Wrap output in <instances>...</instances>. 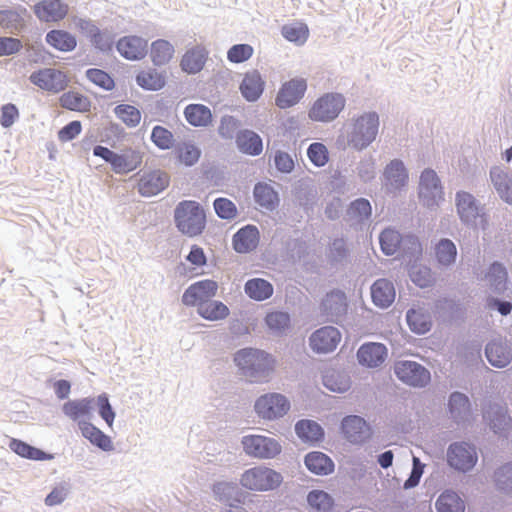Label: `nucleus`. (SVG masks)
Returning a JSON list of instances; mask_svg holds the SVG:
<instances>
[{
  "label": "nucleus",
  "mask_w": 512,
  "mask_h": 512,
  "mask_svg": "<svg viewBox=\"0 0 512 512\" xmlns=\"http://www.w3.org/2000/svg\"><path fill=\"white\" fill-rule=\"evenodd\" d=\"M34 12L41 21H59L68 13V5L61 0H43L34 6Z\"/></svg>",
  "instance_id": "obj_28"
},
{
  "label": "nucleus",
  "mask_w": 512,
  "mask_h": 512,
  "mask_svg": "<svg viewBox=\"0 0 512 512\" xmlns=\"http://www.w3.org/2000/svg\"><path fill=\"white\" fill-rule=\"evenodd\" d=\"M235 365L241 374L250 382L263 383L268 381L273 369V358L263 350L244 348L234 355Z\"/></svg>",
  "instance_id": "obj_2"
},
{
  "label": "nucleus",
  "mask_w": 512,
  "mask_h": 512,
  "mask_svg": "<svg viewBox=\"0 0 512 512\" xmlns=\"http://www.w3.org/2000/svg\"><path fill=\"white\" fill-rule=\"evenodd\" d=\"M346 104L345 97L340 93H326L315 101L309 111L313 121L331 122L338 117Z\"/></svg>",
  "instance_id": "obj_10"
},
{
  "label": "nucleus",
  "mask_w": 512,
  "mask_h": 512,
  "mask_svg": "<svg viewBox=\"0 0 512 512\" xmlns=\"http://www.w3.org/2000/svg\"><path fill=\"white\" fill-rule=\"evenodd\" d=\"M116 49L127 60H141L147 54L148 42L136 35L124 36L118 40Z\"/></svg>",
  "instance_id": "obj_23"
},
{
  "label": "nucleus",
  "mask_w": 512,
  "mask_h": 512,
  "mask_svg": "<svg viewBox=\"0 0 512 512\" xmlns=\"http://www.w3.org/2000/svg\"><path fill=\"white\" fill-rule=\"evenodd\" d=\"M403 237L392 228L383 230L379 236L381 250L386 255H393L402 249Z\"/></svg>",
  "instance_id": "obj_47"
},
{
  "label": "nucleus",
  "mask_w": 512,
  "mask_h": 512,
  "mask_svg": "<svg viewBox=\"0 0 512 512\" xmlns=\"http://www.w3.org/2000/svg\"><path fill=\"white\" fill-rule=\"evenodd\" d=\"M253 51L249 44H236L228 50L227 59L232 63H242L253 55Z\"/></svg>",
  "instance_id": "obj_63"
},
{
  "label": "nucleus",
  "mask_w": 512,
  "mask_h": 512,
  "mask_svg": "<svg viewBox=\"0 0 512 512\" xmlns=\"http://www.w3.org/2000/svg\"><path fill=\"white\" fill-rule=\"evenodd\" d=\"M60 103L63 108L74 111H88L90 108V101L82 94L75 92L64 93L60 98Z\"/></svg>",
  "instance_id": "obj_54"
},
{
  "label": "nucleus",
  "mask_w": 512,
  "mask_h": 512,
  "mask_svg": "<svg viewBox=\"0 0 512 512\" xmlns=\"http://www.w3.org/2000/svg\"><path fill=\"white\" fill-rule=\"evenodd\" d=\"M307 156L317 167L324 166L329 160V154L326 146L319 142L310 144L307 149Z\"/></svg>",
  "instance_id": "obj_61"
},
{
  "label": "nucleus",
  "mask_w": 512,
  "mask_h": 512,
  "mask_svg": "<svg viewBox=\"0 0 512 512\" xmlns=\"http://www.w3.org/2000/svg\"><path fill=\"white\" fill-rule=\"evenodd\" d=\"M483 418L495 434L507 437L511 427V417L505 406L497 403L490 404L485 409Z\"/></svg>",
  "instance_id": "obj_19"
},
{
  "label": "nucleus",
  "mask_w": 512,
  "mask_h": 512,
  "mask_svg": "<svg viewBox=\"0 0 512 512\" xmlns=\"http://www.w3.org/2000/svg\"><path fill=\"white\" fill-rule=\"evenodd\" d=\"M136 82L144 89L159 90L165 85V78L156 69H148L138 73Z\"/></svg>",
  "instance_id": "obj_48"
},
{
  "label": "nucleus",
  "mask_w": 512,
  "mask_h": 512,
  "mask_svg": "<svg viewBox=\"0 0 512 512\" xmlns=\"http://www.w3.org/2000/svg\"><path fill=\"white\" fill-rule=\"evenodd\" d=\"M496 488L505 493L512 494V462H507L498 467L494 472Z\"/></svg>",
  "instance_id": "obj_49"
},
{
  "label": "nucleus",
  "mask_w": 512,
  "mask_h": 512,
  "mask_svg": "<svg viewBox=\"0 0 512 512\" xmlns=\"http://www.w3.org/2000/svg\"><path fill=\"white\" fill-rule=\"evenodd\" d=\"M46 41L55 49L68 52L75 49L77 45L76 38L64 30H52L47 33Z\"/></svg>",
  "instance_id": "obj_43"
},
{
  "label": "nucleus",
  "mask_w": 512,
  "mask_h": 512,
  "mask_svg": "<svg viewBox=\"0 0 512 512\" xmlns=\"http://www.w3.org/2000/svg\"><path fill=\"white\" fill-rule=\"evenodd\" d=\"M174 221L182 234L194 237L200 235L205 229L206 213L198 202L183 200L175 207Z\"/></svg>",
  "instance_id": "obj_3"
},
{
  "label": "nucleus",
  "mask_w": 512,
  "mask_h": 512,
  "mask_svg": "<svg viewBox=\"0 0 512 512\" xmlns=\"http://www.w3.org/2000/svg\"><path fill=\"white\" fill-rule=\"evenodd\" d=\"M94 400V405L97 406L100 417L111 428L115 419V412L109 402L108 395L102 393L97 398H94Z\"/></svg>",
  "instance_id": "obj_60"
},
{
  "label": "nucleus",
  "mask_w": 512,
  "mask_h": 512,
  "mask_svg": "<svg viewBox=\"0 0 512 512\" xmlns=\"http://www.w3.org/2000/svg\"><path fill=\"white\" fill-rule=\"evenodd\" d=\"M151 140L161 150H168L174 145L173 134L168 129L159 125L152 129Z\"/></svg>",
  "instance_id": "obj_58"
},
{
  "label": "nucleus",
  "mask_w": 512,
  "mask_h": 512,
  "mask_svg": "<svg viewBox=\"0 0 512 512\" xmlns=\"http://www.w3.org/2000/svg\"><path fill=\"white\" fill-rule=\"evenodd\" d=\"M259 230L254 225H246L233 236V248L238 253H249L255 250L259 243Z\"/></svg>",
  "instance_id": "obj_29"
},
{
  "label": "nucleus",
  "mask_w": 512,
  "mask_h": 512,
  "mask_svg": "<svg viewBox=\"0 0 512 512\" xmlns=\"http://www.w3.org/2000/svg\"><path fill=\"white\" fill-rule=\"evenodd\" d=\"M238 485L234 482H218L213 485V493L219 501L228 502L238 495Z\"/></svg>",
  "instance_id": "obj_59"
},
{
  "label": "nucleus",
  "mask_w": 512,
  "mask_h": 512,
  "mask_svg": "<svg viewBox=\"0 0 512 512\" xmlns=\"http://www.w3.org/2000/svg\"><path fill=\"white\" fill-rule=\"evenodd\" d=\"M455 206L461 222L471 228L486 231L489 227V216L485 206L471 193L459 191L455 195Z\"/></svg>",
  "instance_id": "obj_4"
},
{
  "label": "nucleus",
  "mask_w": 512,
  "mask_h": 512,
  "mask_svg": "<svg viewBox=\"0 0 512 512\" xmlns=\"http://www.w3.org/2000/svg\"><path fill=\"white\" fill-rule=\"evenodd\" d=\"M254 198L257 204L270 210L274 209L277 203L276 192L266 184L255 185Z\"/></svg>",
  "instance_id": "obj_53"
},
{
  "label": "nucleus",
  "mask_w": 512,
  "mask_h": 512,
  "mask_svg": "<svg viewBox=\"0 0 512 512\" xmlns=\"http://www.w3.org/2000/svg\"><path fill=\"white\" fill-rule=\"evenodd\" d=\"M246 295L255 301H264L273 295V285L262 278L249 279L244 285Z\"/></svg>",
  "instance_id": "obj_37"
},
{
  "label": "nucleus",
  "mask_w": 512,
  "mask_h": 512,
  "mask_svg": "<svg viewBox=\"0 0 512 512\" xmlns=\"http://www.w3.org/2000/svg\"><path fill=\"white\" fill-rule=\"evenodd\" d=\"M486 279L495 292L502 293L506 289L507 285V270L503 264L494 262L488 269Z\"/></svg>",
  "instance_id": "obj_46"
},
{
  "label": "nucleus",
  "mask_w": 512,
  "mask_h": 512,
  "mask_svg": "<svg viewBox=\"0 0 512 512\" xmlns=\"http://www.w3.org/2000/svg\"><path fill=\"white\" fill-rule=\"evenodd\" d=\"M437 512H464L465 505L459 495L451 490L444 491L436 501Z\"/></svg>",
  "instance_id": "obj_44"
},
{
  "label": "nucleus",
  "mask_w": 512,
  "mask_h": 512,
  "mask_svg": "<svg viewBox=\"0 0 512 512\" xmlns=\"http://www.w3.org/2000/svg\"><path fill=\"white\" fill-rule=\"evenodd\" d=\"M347 298L344 292L333 290L322 300L320 311L326 321L339 323L347 313Z\"/></svg>",
  "instance_id": "obj_13"
},
{
  "label": "nucleus",
  "mask_w": 512,
  "mask_h": 512,
  "mask_svg": "<svg viewBox=\"0 0 512 512\" xmlns=\"http://www.w3.org/2000/svg\"><path fill=\"white\" fill-rule=\"evenodd\" d=\"M450 417L458 425H465L472 420V408L469 397L461 392H453L448 399Z\"/></svg>",
  "instance_id": "obj_24"
},
{
  "label": "nucleus",
  "mask_w": 512,
  "mask_h": 512,
  "mask_svg": "<svg viewBox=\"0 0 512 512\" xmlns=\"http://www.w3.org/2000/svg\"><path fill=\"white\" fill-rule=\"evenodd\" d=\"M307 89L306 80L294 78L283 84L276 97V105L281 108H289L297 104L304 96Z\"/></svg>",
  "instance_id": "obj_18"
},
{
  "label": "nucleus",
  "mask_w": 512,
  "mask_h": 512,
  "mask_svg": "<svg viewBox=\"0 0 512 512\" xmlns=\"http://www.w3.org/2000/svg\"><path fill=\"white\" fill-rule=\"evenodd\" d=\"M449 467L461 473L470 472L478 461L476 447L465 441L451 443L446 452Z\"/></svg>",
  "instance_id": "obj_9"
},
{
  "label": "nucleus",
  "mask_w": 512,
  "mask_h": 512,
  "mask_svg": "<svg viewBox=\"0 0 512 512\" xmlns=\"http://www.w3.org/2000/svg\"><path fill=\"white\" fill-rule=\"evenodd\" d=\"M174 46L167 40L158 39L151 44V59L157 66L167 64L174 55Z\"/></svg>",
  "instance_id": "obj_45"
},
{
  "label": "nucleus",
  "mask_w": 512,
  "mask_h": 512,
  "mask_svg": "<svg viewBox=\"0 0 512 512\" xmlns=\"http://www.w3.org/2000/svg\"><path fill=\"white\" fill-rule=\"evenodd\" d=\"M238 149L245 154L257 156L263 150L261 137L252 130H242L236 135Z\"/></svg>",
  "instance_id": "obj_34"
},
{
  "label": "nucleus",
  "mask_w": 512,
  "mask_h": 512,
  "mask_svg": "<svg viewBox=\"0 0 512 512\" xmlns=\"http://www.w3.org/2000/svg\"><path fill=\"white\" fill-rule=\"evenodd\" d=\"M341 430L344 437L353 444L363 443L371 435L369 425L358 415L344 417L341 422Z\"/></svg>",
  "instance_id": "obj_17"
},
{
  "label": "nucleus",
  "mask_w": 512,
  "mask_h": 512,
  "mask_svg": "<svg viewBox=\"0 0 512 512\" xmlns=\"http://www.w3.org/2000/svg\"><path fill=\"white\" fill-rule=\"evenodd\" d=\"M434 255L440 268L449 269L456 263L457 247L451 239L441 238L434 246Z\"/></svg>",
  "instance_id": "obj_30"
},
{
  "label": "nucleus",
  "mask_w": 512,
  "mask_h": 512,
  "mask_svg": "<svg viewBox=\"0 0 512 512\" xmlns=\"http://www.w3.org/2000/svg\"><path fill=\"white\" fill-rule=\"evenodd\" d=\"M290 407L288 398L276 392L261 395L254 403L255 413L259 418L266 421H274L284 417Z\"/></svg>",
  "instance_id": "obj_8"
},
{
  "label": "nucleus",
  "mask_w": 512,
  "mask_h": 512,
  "mask_svg": "<svg viewBox=\"0 0 512 512\" xmlns=\"http://www.w3.org/2000/svg\"><path fill=\"white\" fill-rule=\"evenodd\" d=\"M94 398L86 397L75 400H68L62 406L63 414L70 420L77 423L90 422L93 416Z\"/></svg>",
  "instance_id": "obj_21"
},
{
  "label": "nucleus",
  "mask_w": 512,
  "mask_h": 512,
  "mask_svg": "<svg viewBox=\"0 0 512 512\" xmlns=\"http://www.w3.org/2000/svg\"><path fill=\"white\" fill-rule=\"evenodd\" d=\"M197 312L206 320L219 321L225 319L230 311L223 302L211 299L208 302L201 303Z\"/></svg>",
  "instance_id": "obj_42"
},
{
  "label": "nucleus",
  "mask_w": 512,
  "mask_h": 512,
  "mask_svg": "<svg viewBox=\"0 0 512 512\" xmlns=\"http://www.w3.org/2000/svg\"><path fill=\"white\" fill-rule=\"evenodd\" d=\"M394 285L387 279H378L371 287L373 303L379 308H388L395 300Z\"/></svg>",
  "instance_id": "obj_31"
},
{
  "label": "nucleus",
  "mask_w": 512,
  "mask_h": 512,
  "mask_svg": "<svg viewBox=\"0 0 512 512\" xmlns=\"http://www.w3.org/2000/svg\"><path fill=\"white\" fill-rule=\"evenodd\" d=\"M29 80L39 88L50 92L62 91L67 86L66 75L54 68L35 71L30 75Z\"/></svg>",
  "instance_id": "obj_15"
},
{
  "label": "nucleus",
  "mask_w": 512,
  "mask_h": 512,
  "mask_svg": "<svg viewBox=\"0 0 512 512\" xmlns=\"http://www.w3.org/2000/svg\"><path fill=\"white\" fill-rule=\"evenodd\" d=\"M490 181L498 196L512 205V172L502 166L490 169Z\"/></svg>",
  "instance_id": "obj_25"
},
{
  "label": "nucleus",
  "mask_w": 512,
  "mask_h": 512,
  "mask_svg": "<svg viewBox=\"0 0 512 512\" xmlns=\"http://www.w3.org/2000/svg\"><path fill=\"white\" fill-rule=\"evenodd\" d=\"M265 324L274 334L284 333L290 326V315L283 311H273L266 315Z\"/></svg>",
  "instance_id": "obj_51"
},
{
  "label": "nucleus",
  "mask_w": 512,
  "mask_h": 512,
  "mask_svg": "<svg viewBox=\"0 0 512 512\" xmlns=\"http://www.w3.org/2000/svg\"><path fill=\"white\" fill-rule=\"evenodd\" d=\"M307 502L316 512H328L333 506L332 497L321 490H313L309 492Z\"/></svg>",
  "instance_id": "obj_55"
},
{
  "label": "nucleus",
  "mask_w": 512,
  "mask_h": 512,
  "mask_svg": "<svg viewBox=\"0 0 512 512\" xmlns=\"http://www.w3.org/2000/svg\"><path fill=\"white\" fill-rule=\"evenodd\" d=\"M9 448L17 455L31 460L43 461L52 460L54 458L52 454H48L26 442L14 438L10 440Z\"/></svg>",
  "instance_id": "obj_40"
},
{
  "label": "nucleus",
  "mask_w": 512,
  "mask_h": 512,
  "mask_svg": "<svg viewBox=\"0 0 512 512\" xmlns=\"http://www.w3.org/2000/svg\"><path fill=\"white\" fill-rule=\"evenodd\" d=\"M282 35L288 41L302 45L308 38L309 30L305 24L296 22L283 26Z\"/></svg>",
  "instance_id": "obj_52"
},
{
  "label": "nucleus",
  "mask_w": 512,
  "mask_h": 512,
  "mask_svg": "<svg viewBox=\"0 0 512 512\" xmlns=\"http://www.w3.org/2000/svg\"><path fill=\"white\" fill-rule=\"evenodd\" d=\"M169 185V176L161 170L144 172L138 181V192L144 197H151L162 192Z\"/></svg>",
  "instance_id": "obj_20"
},
{
  "label": "nucleus",
  "mask_w": 512,
  "mask_h": 512,
  "mask_svg": "<svg viewBox=\"0 0 512 512\" xmlns=\"http://www.w3.org/2000/svg\"><path fill=\"white\" fill-rule=\"evenodd\" d=\"M93 155L109 163L116 174H127L137 169L142 163L141 152L132 148L116 153L107 147L97 145L93 148Z\"/></svg>",
  "instance_id": "obj_5"
},
{
  "label": "nucleus",
  "mask_w": 512,
  "mask_h": 512,
  "mask_svg": "<svg viewBox=\"0 0 512 512\" xmlns=\"http://www.w3.org/2000/svg\"><path fill=\"white\" fill-rule=\"evenodd\" d=\"M86 77L95 85L103 88L104 90L109 91L114 87V80L108 73L103 70L90 68L86 71Z\"/></svg>",
  "instance_id": "obj_62"
},
{
  "label": "nucleus",
  "mask_w": 512,
  "mask_h": 512,
  "mask_svg": "<svg viewBox=\"0 0 512 512\" xmlns=\"http://www.w3.org/2000/svg\"><path fill=\"white\" fill-rule=\"evenodd\" d=\"M218 290V284L213 280H202L190 285L182 295V302L187 306H197L211 300Z\"/></svg>",
  "instance_id": "obj_14"
},
{
  "label": "nucleus",
  "mask_w": 512,
  "mask_h": 512,
  "mask_svg": "<svg viewBox=\"0 0 512 512\" xmlns=\"http://www.w3.org/2000/svg\"><path fill=\"white\" fill-rule=\"evenodd\" d=\"M283 481L282 475L264 465L250 468L241 475V485L251 491H271L278 488Z\"/></svg>",
  "instance_id": "obj_6"
},
{
  "label": "nucleus",
  "mask_w": 512,
  "mask_h": 512,
  "mask_svg": "<svg viewBox=\"0 0 512 512\" xmlns=\"http://www.w3.org/2000/svg\"><path fill=\"white\" fill-rule=\"evenodd\" d=\"M79 430L81 431L82 436L92 445L106 452L113 450L111 438L91 422L80 423Z\"/></svg>",
  "instance_id": "obj_33"
},
{
  "label": "nucleus",
  "mask_w": 512,
  "mask_h": 512,
  "mask_svg": "<svg viewBox=\"0 0 512 512\" xmlns=\"http://www.w3.org/2000/svg\"><path fill=\"white\" fill-rule=\"evenodd\" d=\"M387 358V348L381 343L369 342L360 346L357 351L358 362L368 368L381 366Z\"/></svg>",
  "instance_id": "obj_26"
},
{
  "label": "nucleus",
  "mask_w": 512,
  "mask_h": 512,
  "mask_svg": "<svg viewBox=\"0 0 512 512\" xmlns=\"http://www.w3.org/2000/svg\"><path fill=\"white\" fill-rule=\"evenodd\" d=\"M187 122L195 127L208 126L212 121L210 109L202 104H190L184 110Z\"/></svg>",
  "instance_id": "obj_41"
},
{
  "label": "nucleus",
  "mask_w": 512,
  "mask_h": 512,
  "mask_svg": "<svg viewBox=\"0 0 512 512\" xmlns=\"http://www.w3.org/2000/svg\"><path fill=\"white\" fill-rule=\"evenodd\" d=\"M114 112L115 115L129 127H135L140 123L141 113L136 107L132 105H117L114 109Z\"/></svg>",
  "instance_id": "obj_56"
},
{
  "label": "nucleus",
  "mask_w": 512,
  "mask_h": 512,
  "mask_svg": "<svg viewBox=\"0 0 512 512\" xmlns=\"http://www.w3.org/2000/svg\"><path fill=\"white\" fill-rule=\"evenodd\" d=\"M408 172L399 159L392 160L384 169L383 186L389 193H396L406 186Z\"/></svg>",
  "instance_id": "obj_16"
},
{
  "label": "nucleus",
  "mask_w": 512,
  "mask_h": 512,
  "mask_svg": "<svg viewBox=\"0 0 512 512\" xmlns=\"http://www.w3.org/2000/svg\"><path fill=\"white\" fill-rule=\"evenodd\" d=\"M244 453L256 459H273L282 451L280 442L269 436L250 434L241 438Z\"/></svg>",
  "instance_id": "obj_7"
},
{
  "label": "nucleus",
  "mask_w": 512,
  "mask_h": 512,
  "mask_svg": "<svg viewBox=\"0 0 512 512\" xmlns=\"http://www.w3.org/2000/svg\"><path fill=\"white\" fill-rule=\"evenodd\" d=\"M206 58L207 53L204 48L194 47L183 55L181 60L182 70L189 74H195L203 68Z\"/></svg>",
  "instance_id": "obj_39"
},
{
  "label": "nucleus",
  "mask_w": 512,
  "mask_h": 512,
  "mask_svg": "<svg viewBox=\"0 0 512 512\" xmlns=\"http://www.w3.org/2000/svg\"><path fill=\"white\" fill-rule=\"evenodd\" d=\"M372 208L370 202L365 198H358L351 202L348 208V215L350 218L358 222L365 221L371 216Z\"/></svg>",
  "instance_id": "obj_57"
},
{
  "label": "nucleus",
  "mask_w": 512,
  "mask_h": 512,
  "mask_svg": "<svg viewBox=\"0 0 512 512\" xmlns=\"http://www.w3.org/2000/svg\"><path fill=\"white\" fill-rule=\"evenodd\" d=\"M0 27L10 34H18L23 27V18L15 10H0Z\"/></svg>",
  "instance_id": "obj_50"
},
{
  "label": "nucleus",
  "mask_w": 512,
  "mask_h": 512,
  "mask_svg": "<svg viewBox=\"0 0 512 512\" xmlns=\"http://www.w3.org/2000/svg\"><path fill=\"white\" fill-rule=\"evenodd\" d=\"M295 432L304 442L316 443L323 439V428L313 420L303 419L296 423Z\"/></svg>",
  "instance_id": "obj_38"
},
{
  "label": "nucleus",
  "mask_w": 512,
  "mask_h": 512,
  "mask_svg": "<svg viewBox=\"0 0 512 512\" xmlns=\"http://www.w3.org/2000/svg\"><path fill=\"white\" fill-rule=\"evenodd\" d=\"M380 126L379 115L375 111L364 112L352 117L344 126L347 146L362 151L377 138Z\"/></svg>",
  "instance_id": "obj_1"
},
{
  "label": "nucleus",
  "mask_w": 512,
  "mask_h": 512,
  "mask_svg": "<svg viewBox=\"0 0 512 512\" xmlns=\"http://www.w3.org/2000/svg\"><path fill=\"white\" fill-rule=\"evenodd\" d=\"M341 339V334L333 326H325L316 330L309 338V344L317 353H328L333 351Z\"/></svg>",
  "instance_id": "obj_22"
},
{
  "label": "nucleus",
  "mask_w": 512,
  "mask_h": 512,
  "mask_svg": "<svg viewBox=\"0 0 512 512\" xmlns=\"http://www.w3.org/2000/svg\"><path fill=\"white\" fill-rule=\"evenodd\" d=\"M90 42L96 49L102 52H109L113 47L114 35L107 29H98V32L95 33Z\"/></svg>",
  "instance_id": "obj_64"
},
{
  "label": "nucleus",
  "mask_w": 512,
  "mask_h": 512,
  "mask_svg": "<svg viewBox=\"0 0 512 512\" xmlns=\"http://www.w3.org/2000/svg\"><path fill=\"white\" fill-rule=\"evenodd\" d=\"M409 328L416 334L427 333L432 326L431 316L424 308H411L406 313Z\"/></svg>",
  "instance_id": "obj_35"
},
{
  "label": "nucleus",
  "mask_w": 512,
  "mask_h": 512,
  "mask_svg": "<svg viewBox=\"0 0 512 512\" xmlns=\"http://www.w3.org/2000/svg\"><path fill=\"white\" fill-rule=\"evenodd\" d=\"M419 200L429 209L438 207L444 201L441 181L432 169H425L420 175Z\"/></svg>",
  "instance_id": "obj_11"
},
{
  "label": "nucleus",
  "mask_w": 512,
  "mask_h": 512,
  "mask_svg": "<svg viewBox=\"0 0 512 512\" xmlns=\"http://www.w3.org/2000/svg\"><path fill=\"white\" fill-rule=\"evenodd\" d=\"M485 354L492 366L503 368L512 361V346L506 341L492 340L486 345Z\"/></svg>",
  "instance_id": "obj_27"
},
{
  "label": "nucleus",
  "mask_w": 512,
  "mask_h": 512,
  "mask_svg": "<svg viewBox=\"0 0 512 512\" xmlns=\"http://www.w3.org/2000/svg\"><path fill=\"white\" fill-rule=\"evenodd\" d=\"M394 373L400 381L412 387H425L431 380L428 369L410 360L397 361L394 364Z\"/></svg>",
  "instance_id": "obj_12"
},
{
  "label": "nucleus",
  "mask_w": 512,
  "mask_h": 512,
  "mask_svg": "<svg viewBox=\"0 0 512 512\" xmlns=\"http://www.w3.org/2000/svg\"><path fill=\"white\" fill-rule=\"evenodd\" d=\"M240 90L247 101H256L264 90V81L260 73L257 70L247 72L240 85Z\"/></svg>",
  "instance_id": "obj_32"
},
{
  "label": "nucleus",
  "mask_w": 512,
  "mask_h": 512,
  "mask_svg": "<svg viewBox=\"0 0 512 512\" xmlns=\"http://www.w3.org/2000/svg\"><path fill=\"white\" fill-rule=\"evenodd\" d=\"M304 462L307 469L316 475H328L334 470L333 461L320 451L308 453Z\"/></svg>",
  "instance_id": "obj_36"
}]
</instances>
